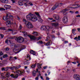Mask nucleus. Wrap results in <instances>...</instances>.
I'll list each match as a JSON object with an SVG mask.
<instances>
[{
	"mask_svg": "<svg viewBox=\"0 0 80 80\" xmlns=\"http://www.w3.org/2000/svg\"><path fill=\"white\" fill-rule=\"evenodd\" d=\"M41 17H37L34 14H29L26 16V18L27 20H32V22H36L38 19V21L39 22H42L43 20L41 19Z\"/></svg>",
	"mask_w": 80,
	"mask_h": 80,
	"instance_id": "1",
	"label": "nucleus"
},
{
	"mask_svg": "<svg viewBox=\"0 0 80 80\" xmlns=\"http://www.w3.org/2000/svg\"><path fill=\"white\" fill-rule=\"evenodd\" d=\"M22 32L23 33L25 37H29L31 40H35L36 38V37L34 36H31L28 34V33L26 32L22 31Z\"/></svg>",
	"mask_w": 80,
	"mask_h": 80,
	"instance_id": "2",
	"label": "nucleus"
},
{
	"mask_svg": "<svg viewBox=\"0 0 80 80\" xmlns=\"http://www.w3.org/2000/svg\"><path fill=\"white\" fill-rule=\"evenodd\" d=\"M15 40H17L18 42H19V43H22V42H23L24 41V39H23V38L19 37L18 38L16 37L15 38Z\"/></svg>",
	"mask_w": 80,
	"mask_h": 80,
	"instance_id": "3",
	"label": "nucleus"
},
{
	"mask_svg": "<svg viewBox=\"0 0 80 80\" xmlns=\"http://www.w3.org/2000/svg\"><path fill=\"white\" fill-rule=\"evenodd\" d=\"M8 14H7L6 15V16L4 17L3 18V19L4 20H8V19H11V20H12V18H13V16L12 15H9V16Z\"/></svg>",
	"mask_w": 80,
	"mask_h": 80,
	"instance_id": "4",
	"label": "nucleus"
},
{
	"mask_svg": "<svg viewBox=\"0 0 80 80\" xmlns=\"http://www.w3.org/2000/svg\"><path fill=\"white\" fill-rule=\"evenodd\" d=\"M25 46H23L22 47L21 49L19 51L17 52L18 50L15 49V50H13V52H14V53H18L20 52L22 50H23V49H25Z\"/></svg>",
	"mask_w": 80,
	"mask_h": 80,
	"instance_id": "5",
	"label": "nucleus"
},
{
	"mask_svg": "<svg viewBox=\"0 0 80 80\" xmlns=\"http://www.w3.org/2000/svg\"><path fill=\"white\" fill-rule=\"evenodd\" d=\"M59 5H60V6H62V5H63V3H59L58 4H56L55 6H53L52 8V10H54L55 9H56L58 7Z\"/></svg>",
	"mask_w": 80,
	"mask_h": 80,
	"instance_id": "6",
	"label": "nucleus"
},
{
	"mask_svg": "<svg viewBox=\"0 0 80 80\" xmlns=\"http://www.w3.org/2000/svg\"><path fill=\"white\" fill-rule=\"evenodd\" d=\"M6 77H8V78L10 77L11 76V77H12V78H14V75L13 74H12L10 75V72H8L6 75Z\"/></svg>",
	"mask_w": 80,
	"mask_h": 80,
	"instance_id": "7",
	"label": "nucleus"
},
{
	"mask_svg": "<svg viewBox=\"0 0 80 80\" xmlns=\"http://www.w3.org/2000/svg\"><path fill=\"white\" fill-rule=\"evenodd\" d=\"M27 27L28 28H32L33 27V25L32 24V23L30 22H28L27 23Z\"/></svg>",
	"mask_w": 80,
	"mask_h": 80,
	"instance_id": "8",
	"label": "nucleus"
},
{
	"mask_svg": "<svg viewBox=\"0 0 80 80\" xmlns=\"http://www.w3.org/2000/svg\"><path fill=\"white\" fill-rule=\"evenodd\" d=\"M73 77L75 78V80H80V75L78 74H74L73 76Z\"/></svg>",
	"mask_w": 80,
	"mask_h": 80,
	"instance_id": "9",
	"label": "nucleus"
},
{
	"mask_svg": "<svg viewBox=\"0 0 80 80\" xmlns=\"http://www.w3.org/2000/svg\"><path fill=\"white\" fill-rule=\"evenodd\" d=\"M62 21L64 23H66L68 22V19L66 17H64L62 19Z\"/></svg>",
	"mask_w": 80,
	"mask_h": 80,
	"instance_id": "10",
	"label": "nucleus"
},
{
	"mask_svg": "<svg viewBox=\"0 0 80 80\" xmlns=\"http://www.w3.org/2000/svg\"><path fill=\"white\" fill-rule=\"evenodd\" d=\"M4 7L6 8V10H7L8 9H10L11 8V6L9 5H5Z\"/></svg>",
	"mask_w": 80,
	"mask_h": 80,
	"instance_id": "11",
	"label": "nucleus"
},
{
	"mask_svg": "<svg viewBox=\"0 0 80 80\" xmlns=\"http://www.w3.org/2000/svg\"><path fill=\"white\" fill-rule=\"evenodd\" d=\"M49 29H50V27L49 26H45V28L44 30L45 31H46L47 32H49Z\"/></svg>",
	"mask_w": 80,
	"mask_h": 80,
	"instance_id": "12",
	"label": "nucleus"
},
{
	"mask_svg": "<svg viewBox=\"0 0 80 80\" xmlns=\"http://www.w3.org/2000/svg\"><path fill=\"white\" fill-rule=\"evenodd\" d=\"M51 24L52 26L53 27H58V22L52 23Z\"/></svg>",
	"mask_w": 80,
	"mask_h": 80,
	"instance_id": "13",
	"label": "nucleus"
},
{
	"mask_svg": "<svg viewBox=\"0 0 80 80\" xmlns=\"http://www.w3.org/2000/svg\"><path fill=\"white\" fill-rule=\"evenodd\" d=\"M0 1L2 3H4L5 4H7V3H8V0H0Z\"/></svg>",
	"mask_w": 80,
	"mask_h": 80,
	"instance_id": "14",
	"label": "nucleus"
},
{
	"mask_svg": "<svg viewBox=\"0 0 80 80\" xmlns=\"http://www.w3.org/2000/svg\"><path fill=\"white\" fill-rule=\"evenodd\" d=\"M53 18L56 20H59V16L55 14L53 16Z\"/></svg>",
	"mask_w": 80,
	"mask_h": 80,
	"instance_id": "15",
	"label": "nucleus"
},
{
	"mask_svg": "<svg viewBox=\"0 0 80 80\" xmlns=\"http://www.w3.org/2000/svg\"><path fill=\"white\" fill-rule=\"evenodd\" d=\"M74 40H76V41H78L80 40V36H78V37H76L74 38Z\"/></svg>",
	"mask_w": 80,
	"mask_h": 80,
	"instance_id": "16",
	"label": "nucleus"
},
{
	"mask_svg": "<svg viewBox=\"0 0 80 80\" xmlns=\"http://www.w3.org/2000/svg\"><path fill=\"white\" fill-rule=\"evenodd\" d=\"M30 53H31L32 54H33V55H35L36 54V53L33 50H31L30 51Z\"/></svg>",
	"mask_w": 80,
	"mask_h": 80,
	"instance_id": "17",
	"label": "nucleus"
},
{
	"mask_svg": "<svg viewBox=\"0 0 80 80\" xmlns=\"http://www.w3.org/2000/svg\"><path fill=\"white\" fill-rule=\"evenodd\" d=\"M32 33L34 35H35L36 36H38V33H37V32L34 31Z\"/></svg>",
	"mask_w": 80,
	"mask_h": 80,
	"instance_id": "18",
	"label": "nucleus"
},
{
	"mask_svg": "<svg viewBox=\"0 0 80 80\" xmlns=\"http://www.w3.org/2000/svg\"><path fill=\"white\" fill-rule=\"evenodd\" d=\"M42 64H40V63H38L37 67L38 69H40L41 68V66H42Z\"/></svg>",
	"mask_w": 80,
	"mask_h": 80,
	"instance_id": "19",
	"label": "nucleus"
},
{
	"mask_svg": "<svg viewBox=\"0 0 80 80\" xmlns=\"http://www.w3.org/2000/svg\"><path fill=\"white\" fill-rule=\"evenodd\" d=\"M37 66V63H36L35 64H32V65L31 66V67L32 68H35V67H36V66Z\"/></svg>",
	"mask_w": 80,
	"mask_h": 80,
	"instance_id": "20",
	"label": "nucleus"
},
{
	"mask_svg": "<svg viewBox=\"0 0 80 80\" xmlns=\"http://www.w3.org/2000/svg\"><path fill=\"white\" fill-rule=\"evenodd\" d=\"M2 71H7V68H1Z\"/></svg>",
	"mask_w": 80,
	"mask_h": 80,
	"instance_id": "21",
	"label": "nucleus"
},
{
	"mask_svg": "<svg viewBox=\"0 0 80 80\" xmlns=\"http://www.w3.org/2000/svg\"><path fill=\"white\" fill-rule=\"evenodd\" d=\"M45 26H42L41 28V30H45Z\"/></svg>",
	"mask_w": 80,
	"mask_h": 80,
	"instance_id": "22",
	"label": "nucleus"
},
{
	"mask_svg": "<svg viewBox=\"0 0 80 80\" xmlns=\"http://www.w3.org/2000/svg\"><path fill=\"white\" fill-rule=\"evenodd\" d=\"M37 74H36V71L34 70L32 72V75L33 77H35Z\"/></svg>",
	"mask_w": 80,
	"mask_h": 80,
	"instance_id": "23",
	"label": "nucleus"
},
{
	"mask_svg": "<svg viewBox=\"0 0 80 80\" xmlns=\"http://www.w3.org/2000/svg\"><path fill=\"white\" fill-rule=\"evenodd\" d=\"M62 12H63V14L64 15H66L67 14V12H66V11H65V10H64V9H63L62 10Z\"/></svg>",
	"mask_w": 80,
	"mask_h": 80,
	"instance_id": "24",
	"label": "nucleus"
},
{
	"mask_svg": "<svg viewBox=\"0 0 80 80\" xmlns=\"http://www.w3.org/2000/svg\"><path fill=\"white\" fill-rule=\"evenodd\" d=\"M6 24H7V25H11V22L10 21H7Z\"/></svg>",
	"mask_w": 80,
	"mask_h": 80,
	"instance_id": "25",
	"label": "nucleus"
},
{
	"mask_svg": "<svg viewBox=\"0 0 80 80\" xmlns=\"http://www.w3.org/2000/svg\"><path fill=\"white\" fill-rule=\"evenodd\" d=\"M12 47H17V45L14 43H12L11 45Z\"/></svg>",
	"mask_w": 80,
	"mask_h": 80,
	"instance_id": "26",
	"label": "nucleus"
},
{
	"mask_svg": "<svg viewBox=\"0 0 80 80\" xmlns=\"http://www.w3.org/2000/svg\"><path fill=\"white\" fill-rule=\"evenodd\" d=\"M75 31H76V30L75 28L72 30V33H73L74 35H75V34H75Z\"/></svg>",
	"mask_w": 80,
	"mask_h": 80,
	"instance_id": "27",
	"label": "nucleus"
},
{
	"mask_svg": "<svg viewBox=\"0 0 80 80\" xmlns=\"http://www.w3.org/2000/svg\"><path fill=\"white\" fill-rule=\"evenodd\" d=\"M8 57V55H7V54H5L2 56V58H5V57Z\"/></svg>",
	"mask_w": 80,
	"mask_h": 80,
	"instance_id": "28",
	"label": "nucleus"
},
{
	"mask_svg": "<svg viewBox=\"0 0 80 80\" xmlns=\"http://www.w3.org/2000/svg\"><path fill=\"white\" fill-rule=\"evenodd\" d=\"M18 77V74H16L14 75V78H17Z\"/></svg>",
	"mask_w": 80,
	"mask_h": 80,
	"instance_id": "29",
	"label": "nucleus"
},
{
	"mask_svg": "<svg viewBox=\"0 0 80 80\" xmlns=\"http://www.w3.org/2000/svg\"><path fill=\"white\" fill-rule=\"evenodd\" d=\"M18 3L19 4V5H20L21 6L23 5V4L22 3V2H18Z\"/></svg>",
	"mask_w": 80,
	"mask_h": 80,
	"instance_id": "30",
	"label": "nucleus"
},
{
	"mask_svg": "<svg viewBox=\"0 0 80 80\" xmlns=\"http://www.w3.org/2000/svg\"><path fill=\"white\" fill-rule=\"evenodd\" d=\"M23 21L24 22H25L26 24H27V23H28V21H26V19H23Z\"/></svg>",
	"mask_w": 80,
	"mask_h": 80,
	"instance_id": "31",
	"label": "nucleus"
},
{
	"mask_svg": "<svg viewBox=\"0 0 80 80\" xmlns=\"http://www.w3.org/2000/svg\"><path fill=\"white\" fill-rule=\"evenodd\" d=\"M35 13L36 15H37L38 17H40V16L39 15L38 12H35Z\"/></svg>",
	"mask_w": 80,
	"mask_h": 80,
	"instance_id": "32",
	"label": "nucleus"
},
{
	"mask_svg": "<svg viewBox=\"0 0 80 80\" xmlns=\"http://www.w3.org/2000/svg\"><path fill=\"white\" fill-rule=\"evenodd\" d=\"M3 65H4V63L3 62H0V66L3 67Z\"/></svg>",
	"mask_w": 80,
	"mask_h": 80,
	"instance_id": "33",
	"label": "nucleus"
},
{
	"mask_svg": "<svg viewBox=\"0 0 80 80\" xmlns=\"http://www.w3.org/2000/svg\"><path fill=\"white\" fill-rule=\"evenodd\" d=\"M13 60V57H10V59L9 60H10V61H12V60Z\"/></svg>",
	"mask_w": 80,
	"mask_h": 80,
	"instance_id": "34",
	"label": "nucleus"
},
{
	"mask_svg": "<svg viewBox=\"0 0 80 80\" xmlns=\"http://www.w3.org/2000/svg\"><path fill=\"white\" fill-rule=\"evenodd\" d=\"M0 35L1 37V38H3V37H4V35H3V34H2L1 33H0Z\"/></svg>",
	"mask_w": 80,
	"mask_h": 80,
	"instance_id": "35",
	"label": "nucleus"
},
{
	"mask_svg": "<svg viewBox=\"0 0 80 80\" xmlns=\"http://www.w3.org/2000/svg\"><path fill=\"white\" fill-rule=\"evenodd\" d=\"M5 27H0V30H5Z\"/></svg>",
	"mask_w": 80,
	"mask_h": 80,
	"instance_id": "36",
	"label": "nucleus"
},
{
	"mask_svg": "<svg viewBox=\"0 0 80 80\" xmlns=\"http://www.w3.org/2000/svg\"><path fill=\"white\" fill-rule=\"evenodd\" d=\"M49 39H50V37H49V36L47 37L46 41H48V40H49Z\"/></svg>",
	"mask_w": 80,
	"mask_h": 80,
	"instance_id": "37",
	"label": "nucleus"
},
{
	"mask_svg": "<svg viewBox=\"0 0 80 80\" xmlns=\"http://www.w3.org/2000/svg\"><path fill=\"white\" fill-rule=\"evenodd\" d=\"M77 7H76V8H78V7H80V5H76Z\"/></svg>",
	"mask_w": 80,
	"mask_h": 80,
	"instance_id": "38",
	"label": "nucleus"
},
{
	"mask_svg": "<svg viewBox=\"0 0 80 80\" xmlns=\"http://www.w3.org/2000/svg\"><path fill=\"white\" fill-rule=\"evenodd\" d=\"M49 45H50V42L49 41H48V42L46 43V46H48Z\"/></svg>",
	"mask_w": 80,
	"mask_h": 80,
	"instance_id": "39",
	"label": "nucleus"
},
{
	"mask_svg": "<svg viewBox=\"0 0 80 80\" xmlns=\"http://www.w3.org/2000/svg\"><path fill=\"white\" fill-rule=\"evenodd\" d=\"M38 43L40 44H42L43 43V42H42V41H39L38 42Z\"/></svg>",
	"mask_w": 80,
	"mask_h": 80,
	"instance_id": "40",
	"label": "nucleus"
},
{
	"mask_svg": "<svg viewBox=\"0 0 80 80\" xmlns=\"http://www.w3.org/2000/svg\"><path fill=\"white\" fill-rule=\"evenodd\" d=\"M3 55V52H2L1 51L0 52V56H2V55Z\"/></svg>",
	"mask_w": 80,
	"mask_h": 80,
	"instance_id": "41",
	"label": "nucleus"
},
{
	"mask_svg": "<svg viewBox=\"0 0 80 80\" xmlns=\"http://www.w3.org/2000/svg\"><path fill=\"white\" fill-rule=\"evenodd\" d=\"M5 50H6V51H8V50H9V48L7 47L5 49Z\"/></svg>",
	"mask_w": 80,
	"mask_h": 80,
	"instance_id": "42",
	"label": "nucleus"
},
{
	"mask_svg": "<svg viewBox=\"0 0 80 80\" xmlns=\"http://www.w3.org/2000/svg\"><path fill=\"white\" fill-rule=\"evenodd\" d=\"M42 38V37H38V38L37 40H39L41 39V38Z\"/></svg>",
	"mask_w": 80,
	"mask_h": 80,
	"instance_id": "43",
	"label": "nucleus"
},
{
	"mask_svg": "<svg viewBox=\"0 0 80 80\" xmlns=\"http://www.w3.org/2000/svg\"><path fill=\"white\" fill-rule=\"evenodd\" d=\"M10 69H11V70H13V69H14L13 67H11L10 68Z\"/></svg>",
	"mask_w": 80,
	"mask_h": 80,
	"instance_id": "44",
	"label": "nucleus"
},
{
	"mask_svg": "<svg viewBox=\"0 0 80 80\" xmlns=\"http://www.w3.org/2000/svg\"><path fill=\"white\" fill-rule=\"evenodd\" d=\"M8 39H6L5 41V42L6 43H8Z\"/></svg>",
	"mask_w": 80,
	"mask_h": 80,
	"instance_id": "45",
	"label": "nucleus"
},
{
	"mask_svg": "<svg viewBox=\"0 0 80 80\" xmlns=\"http://www.w3.org/2000/svg\"><path fill=\"white\" fill-rule=\"evenodd\" d=\"M0 10H5V9L3 8H0Z\"/></svg>",
	"mask_w": 80,
	"mask_h": 80,
	"instance_id": "46",
	"label": "nucleus"
},
{
	"mask_svg": "<svg viewBox=\"0 0 80 80\" xmlns=\"http://www.w3.org/2000/svg\"><path fill=\"white\" fill-rule=\"evenodd\" d=\"M20 67H21V66L20 65H19L18 67H17V69L19 68H20Z\"/></svg>",
	"mask_w": 80,
	"mask_h": 80,
	"instance_id": "47",
	"label": "nucleus"
},
{
	"mask_svg": "<svg viewBox=\"0 0 80 80\" xmlns=\"http://www.w3.org/2000/svg\"><path fill=\"white\" fill-rule=\"evenodd\" d=\"M6 68H7V71L8 70V69H10V67H6Z\"/></svg>",
	"mask_w": 80,
	"mask_h": 80,
	"instance_id": "48",
	"label": "nucleus"
},
{
	"mask_svg": "<svg viewBox=\"0 0 80 80\" xmlns=\"http://www.w3.org/2000/svg\"><path fill=\"white\" fill-rule=\"evenodd\" d=\"M69 10H70L69 9H68L67 8H65V9H64V10H65V11H66V12H67V11H68Z\"/></svg>",
	"mask_w": 80,
	"mask_h": 80,
	"instance_id": "49",
	"label": "nucleus"
},
{
	"mask_svg": "<svg viewBox=\"0 0 80 80\" xmlns=\"http://www.w3.org/2000/svg\"><path fill=\"white\" fill-rule=\"evenodd\" d=\"M8 30L9 31H10L11 32H12V31H13V30L11 29L10 28L8 29Z\"/></svg>",
	"mask_w": 80,
	"mask_h": 80,
	"instance_id": "50",
	"label": "nucleus"
},
{
	"mask_svg": "<svg viewBox=\"0 0 80 80\" xmlns=\"http://www.w3.org/2000/svg\"><path fill=\"white\" fill-rule=\"evenodd\" d=\"M51 37L52 38H55V36L54 35H51Z\"/></svg>",
	"mask_w": 80,
	"mask_h": 80,
	"instance_id": "51",
	"label": "nucleus"
},
{
	"mask_svg": "<svg viewBox=\"0 0 80 80\" xmlns=\"http://www.w3.org/2000/svg\"><path fill=\"white\" fill-rule=\"evenodd\" d=\"M49 20H53V19L52 18H49Z\"/></svg>",
	"mask_w": 80,
	"mask_h": 80,
	"instance_id": "52",
	"label": "nucleus"
},
{
	"mask_svg": "<svg viewBox=\"0 0 80 80\" xmlns=\"http://www.w3.org/2000/svg\"><path fill=\"white\" fill-rule=\"evenodd\" d=\"M22 25H21V24H20L19 28H20V29H22Z\"/></svg>",
	"mask_w": 80,
	"mask_h": 80,
	"instance_id": "53",
	"label": "nucleus"
},
{
	"mask_svg": "<svg viewBox=\"0 0 80 80\" xmlns=\"http://www.w3.org/2000/svg\"><path fill=\"white\" fill-rule=\"evenodd\" d=\"M27 2L25 3L24 5H25V6H26V7H27Z\"/></svg>",
	"mask_w": 80,
	"mask_h": 80,
	"instance_id": "54",
	"label": "nucleus"
},
{
	"mask_svg": "<svg viewBox=\"0 0 80 80\" xmlns=\"http://www.w3.org/2000/svg\"><path fill=\"white\" fill-rule=\"evenodd\" d=\"M47 68V66H45L43 67V68H44V69H46Z\"/></svg>",
	"mask_w": 80,
	"mask_h": 80,
	"instance_id": "55",
	"label": "nucleus"
},
{
	"mask_svg": "<svg viewBox=\"0 0 80 80\" xmlns=\"http://www.w3.org/2000/svg\"><path fill=\"white\" fill-rule=\"evenodd\" d=\"M69 12L70 13H72V14H73V12L72 11H69Z\"/></svg>",
	"mask_w": 80,
	"mask_h": 80,
	"instance_id": "56",
	"label": "nucleus"
},
{
	"mask_svg": "<svg viewBox=\"0 0 80 80\" xmlns=\"http://www.w3.org/2000/svg\"><path fill=\"white\" fill-rule=\"evenodd\" d=\"M17 18H18V19L19 20H20V18H19L18 17V16H17Z\"/></svg>",
	"mask_w": 80,
	"mask_h": 80,
	"instance_id": "57",
	"label": "nucleus"
},
{
	"mask_svg": "<svg viewBox=\"0 0 80 80\" xmlns=\"http://www.w3.org/2000/svg\"><path fill=\"white\" fill-rule=\"evenodd\" d=\"M68 43V41H64V43Z\"/></svg>",
	"mask_w": 80,
	"mask_h": 80,
	"instance_id": "58",
	"label": "nucleus"
},
{
	"mask_svg": "<svg viewBox=\"0 0 80 80\" xmlns=\"http://www.w3.org/2000/svg\"><path fill=\"white\" fill-rule=\"evenodd\" d=\"M13 68H14L15 69H17V68L15 67V66H13Z\"/></svg>",
	"mask_w": 80,
	"mask_h": 80,
	"instance_id": "59",
	"label": "nucleus"
},
{
	"mask_svg": "<svg viewBox=\"0 0 80 80\" xmlns=\"http://www.w3.org/2000/svg\"><path fill=\"white\" fill-rule=\"evenodd\" d=\"M20 72L19 70L17 71L16 72L17 73H20V72Z\"/></svg>",
	"mask_w": 80,
	"mask_h": 80,
	"instance_id": "60",
	"label": "nucleus"
},
{
	"mask_svg": "<svg viewBox=\"0 0 80 80\" xmlns=\"http://www.w3.org/2000/svg\"><path fill=\"white\" fill-rule=\"evenodd\" d=\"M35 80H38V77H36Z\"/></svg>",
	"mask_w": 80,
	"mask_h": 80,
	"instance_id": "61",
	"label": "nucleus"
},
{
	"mask_svg": "<svg viewBox=\"0 0 80 80\" xmlns=\"http://www.w3.org/2000/svg\"><path fill=\"white\" fill-rule=\"evenodd\" d=\"M29 5H33V4L32 2H30L29 3Z\"/></svg>",
	"mask_w": 80,
	"mask_h": 80,
	"instance_id": "62",
	"label": "nucleus"
},
{
	"mask_svg": "<svg viewBox=\"0 0 80 80\" xmlns=\"http://www.w3.org/2000/svg\"><path fill=\"white\" fill-rule=\"evenodd\" d=\"M78 32H80V28H78Z\"/></svg>",
	"mask_w": 80,
	"mask_h": 80,
	"instance_id": "63",
	"label": "nucleus"
},
{
	"mask_svg": "<svg viewBox=\"0 0 80 80\" xmlns=\"http://www.w3.org/2000/svg\"><path fill=\"white\" fill-rule=\"evenodd\" d=\"M76 17H80V15H78L76 16Z\"/></svg>",
	"mask_w": 80,
	"mask_h": 80,
	"instance_id": "64",
	"label": "nucleus"
}]
</instances>
